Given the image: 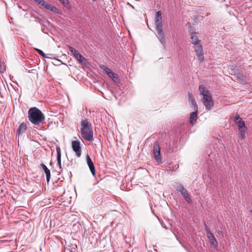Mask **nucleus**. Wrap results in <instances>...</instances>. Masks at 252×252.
I'll list each match as a JSON object with an SVG mask.
<instances>
[{
	"mask_svg": "<svg viewBox=\"0 0 252 252\" xmlns=\"http://www.w3.org/2000/svg\"><path fill=\"white\" fill-rule=\"evenodd\" d=\"M198 91L200 95L203 96L202 100L205 105V109L208 111L211 110L214 103L211 93L203 85H199Z\"/></svg>",
	"mask_w": 252,
	"mask_h": 252,
	"instance_id": "f257e3e1",
	"label": "nucleus"
},
{
	"mask_svg": "<svg viewBox=\"0 0 252 252\" xmlns=\"http://www.w3.org/2000/svg\"><path fill=\"white\" fill-rule=\"evenodd\" d=\"M81 134L82 137L86 140L92 141L94 140L93 129L92 124L88 119H84L82 121L81 124Z\"/></svg>",
	"mask_w": 252,
	"mask_h": 252,
	"instance_id": "f03ea898",
	"label": "nucleus"
},
{
	"mask_svg": "<svg viewBox=\"0 0 252 252\" xmlns=\"http://www.w3.org/2000/svg\"><path fill=\"white\" fill-rule=\"evenodd\" d=\"M30 121L35 125H39L45 119L44 115L36 107L30 108L28 111Z\"/></svg>",
	"mask_w": 252,
	"mask_h": 252,
	"instance_id": "7ed1b4c3",
	"label": "nucleus"
},
{
	"mask_svg": "<svg viewBox=\"0 0 252 252\" xmlns=\"http://www.w3.org/2000/svg\"><path fill=\"white\" fill-rule=\"evenodd\" d=\"M155 25L158 38L160 42L164 45L165 43V35L163 32L162 16L160 11H158L156 13Z\"/></svg>",
	"mask_w": 252,
	"mask_h": 252,
	"instance_id": "20e7f679",
	"label": "nucleus"
},
{
	"mask_svg": "<svg viewBox=\"0 0 252 252\" xmlns=\"http://www.w3.org/2000/svg\"><path fill=\"white\" fill-rule=\"evenodd\" d=\"M191 38L198 60L202 62L204 60L203 47L200 43V41L198 40L196 33H192Z\"/></svg>",
	"mask_w": 252,
	"mask_h": 252,
	"instance_id": "39448f33",
	"label": "nucleus"
},
{
	"mask_svg": "<svg viewBox=\"0 0 252 252\" xmlns=\"http://www.w3.org/2000/svg\"><path fill=\"white\" fill-rule=\"evenodd\" d=\"M174 188L178 192H180L181 195L183 196L184 199L188 203H191L192 200L189 197L188 191L184 188V187L180 183H176Z\"/></svg>",
	"mask_w": 252,
	"mask_h": 252,
	"instance_id": "423d86ee",
	"label": "nucleus"
},
{
	"mask_svg": "<svg viewBox=\"0 0 252 252\" xmlns=\"http://www.w3.org/2000/svg\"><path fill=\"white\" fill-rule=\"evenodd\" d=\"M205 230L207 233V236L209 239L211 245L214 248H217L218 245V243L214 236L213 234L207 227V225H205Z\"/></svg>",
	"mask_w": 252,
	"mask_h": 252,
	"instance_id": "0eeeda50",
	"label": "nucleus"
},
{
	"mask_svg": "<svg viewBox=\"0 0 252 252\" xmlns=\"http://www.w3.org/2000/svg\"><path fill=\"white\" fill-rule=\"evenodd\" d=\"M71 146L73 151L75 153L77 157H80L81 155V148L80 142L78 140H73L71 142Z\"/></svg>",
	"mask_w": 252,
	"mask_h": 252,
	"instance_id": "6e6552de",
	"label": "nucleus"
},
{
	"mask_svg": "<svg viewBox=\"0 0 252 252\" xmlns=\"http://www.w3.org/2000/svg\"><path fill=\"white\" fill-rule=\"evenodd\" d=\"M153 154L157 162L160 163L161 162V158L160 153V148L157 143H155L153 146Z\"/></svg>",
	"mask_w": 252,
	"mask_h": 252,
	"instance_id": "1a4fd4ad",
	"label": "nucleus"
},
{
	"mask_svg": "<svg viewBox=\"0 0 252 252\" xmlns=\"http://www.w3.org/2000/svg\"><path fill=\"white\" fill-rule=\"evenodd\" d=\"M69 49L80 63H83L85 61V58L77 50L71 46L69 47Z\"/></svg>",
	"mask_w": 252,
	"mask_h": 252,
	"instance_id": "9d476101",
	"label": "nucleus"
},
{
	"mask_svg": "<svg viewBox=\"0 0 252 252\" xmlns=\"http://www.w3.org/2000/svg\"><path fill=\"white\" fill-rule=\"evenodd\" d=\"M188 96L190 106L193 108L194 111H198V105L191 93L188 92Z\"/></svg>",
	"mask_w": 252,
	"mask_h": 252,
	"instance_id": "9b49d317",
	"label": "nucleus"
},
{
	"mask_svg": "<svg viewBox=\"0 0 252 252\" xmlns=\"http://www.w3.org/2000/svg\"><path fill=\"white\" fill-rule=\"evenodd\" d=\"M86 162H87V163L90 168V170L92 174H93V175L94 177H95V167H94V164L91 158H90V156L88 155H87L86 156Z\"/></svg>",
	"mask_w": 252,
	"mask_h": 252,
	"instance_id": "f8f14e48",
	"label": "nucleus"
},
{
	"mask_svg": "<svg viewBox=\"0 0 252 252\" xmlns=\"http://www.w3.org/2000/svg\"><path fill=\"white\" fill-rule=\"evenodd\" d=\"M41 5L44 6L47 9L50 10L51 11L54 12L56 13L59 14L60 13V10L59 9H58L53 5L50 4L47 2H46L45 0L44 3H43V4H42Z\"/></svg>",
	"mask_w": 252,
	"mask_h": 252,
	"instance_id": "ddd939ff",
	"label": "nucleus"
},
{
	"mask_svg": "<svg viewBox=\"0 0 252 252\" xmlns=\"http://www.w3.org/2000/svg\"><path fill=\"white\" fill-rule=\"evenodd\" d=\"M39 168L41 169L42 171H43L46 174V180L47 182H49L50 179L51 174L50 170L47 168V167L43 163H41L39 166Z\"/></svg>",
	"mask_w": 252,
	"mask_h": 252,
	"instance_id": "4468645a",
	"label": "nucleus"
},
{
	"mask_svg": "<svg viewBox=\"0 0 252 252\" xmlns=\"http://www.w3.org/2000/svg\"><path fill=\"white\" fill-rule=\"evenodd\" d=\"M101 68L103 69L106 73L112 78H115L116 77L117 75L114 73L110 68H107L104 65L101 67Z\"/></svg>",
	"mask_w": 252,
	"mask_h": 252,
	"instance_id": "2eb2a0df",
	"label": "nucleus"
},
{
	"mask_svg": "<svg viewBox=\"0 0 252 252\" xmlns=\"http://www.w3.org/2000/svg\"><path fill=\"white\" fill-rule=\"evenodd\" d=\"M235 123L238 126L240 132H242L243 129H247L245 123L244 121L242 120V119L236 121Z\"/></svg>",
	"mask_w": 252,
	"mask_h": 252,
	"instance_id": "dca6fc26",
	"label": "nucleus"
},
{
	"mask_svg": "<svg viewBox=\"0 0 252 252\" xmlns=\"http://www.w3.org/2000/svg\"><path fill=\"white\" fill-rule=\"evenodd\" d=\"M197 111H195L191 113L189 116V121L190 124L194 125L197 120Z\"/></svg>",
	"mask_w": 252,
	"mask_h": 252,
	"instance_id": "f3484780",
	"label": "nucleus"
},
{
	"mask_svg": "<svg viewBox=\"0 0 252 252\" xmlns=\"http://www.w3.org/2000/svg\"><path fill=\"white\" fill-rule=\"evenodd\" d=\"M56 150L57 153V162H58V165L60 168V169H62V164H61V151L60 148L59 147H56Z\"/></svg>",
	"mask_w": 252,
	"mask_h": 252,
	"instance_id": "a211bd4d",
	"label": "nucleus"
},
{
	"mask_svg": "<svg viewBox=\"0 0 252 252\" xmlns=\"http://www.w3.org/2000/svg\"><path fill=\"white\" fill-rule=\"evenodd\" d=\"M26 128V126L24 124V123H21L19 126L18 129L17 130V132L18 133L19 135H22L23 133H24Z\"/></svg>",
	"mask_w": 252,
	"mask_h": 252,
	"instance_id": "6ab92c4d",
	"label": "nucleus"
},
{
	"mask_svg": "<svg viewBox=\"0 0 252 252\" xmlns=\"http://www.w3.org/2000/svg\"><path fill=\"white\" fill-rule=\"evenodd\" d=\"M35 51H37V52L40 54L41 56H42L44 58H48V59H51V57L48 56L47 55L45 54L41 50L38 49V48H35L34 49Z\"/></svg>",
	"mask_w": 252,
	"mask_h": 252,
	"instance_id": "aec40b11",
	"label": "nucleus"
},
{
	"mask_svg": "<svg viewBox=\"0 0 252 252\" xmlns=\"http://www.w3.org/2000/svg\"><path fill=\"white\" fill-rule=\"evenodd\" d=\"M245 131L246 129H243L242 132H240L241 133L239 135V137L242 140L244 139L245 138Z\"/></svg>",
	"mask_w": 252,
	"mask_h": 252,
	"instance_id": "412c9836",
	"label": "nucleus"
},
{
	"mask_svg": "<svg viewBox=\"0 0 252 252\" xmlns=\"http://www.w3.org/2000/svg\"><path fill=\"white\" fill-rule=\"evenodd\" d=\"M237 78L238 80H239V81H243V76L240 73H239L237 74Z\"/></svg>",
	"mask_w": 252,
	"mask_h": 252,
	"instance_id": "4be33fe9",
	"label": "nucleus"
},
{
	"mask_svg": "<svg viewBox=\"0 0 252 252\" xmlns=\"http://www.w3.org/2000/svg\"><path fill=\"white\" fill-rule=\"evenodd\" d=\"M242 118L240 117L239 114H237L235 116V120H234V121L235 122H236V121H239L240 120H241Z\"/></svg>",
	"mask_w": 252,
	"mask_h": 252,
	"instance_id": "5701e85b",
	"label": "nucleus"
},
{
	"mask_svg": "<svg viewBox=\"0 0 252 252\" xmlns=\"http://www.w3.org/2000/svg\"><path fill=\"white\" fill-rule=\"evenodd\" d=\"M64 6H66L68 3L69 1L68 0H59Z\"/></svg>",
	"mask_w": 252,
	"mask_h": 252,
	"instance_id": "b1692460",
	"label": "nucleus"
},
{
	"mask_svg": "<svg viewBox=\"0 0 252 252\" xmlns=\"http://www.w3.org/2000/svg\"><path fill=\"white\" fill-rule=\"evenodd\" d=\"M34 1L37 2L39 4L42 5L43 3H44V0H33Z\"/></svg>",
	"mask_w": 252,
	"mask_h": 252,
	"instance_id": "393cba45",
	"label": "nucleus"
},
{
	"mask_svg": "<svg viewBox=\"0 0 252 252\" xmlns=\"http://www.w3.org/2000/svg\"><path fill=\"white\" fill-rule=\"evenodd\" d=\"M54 59H55V60H57V61H58V62H61V63L62 62V61H61L60 60H59V59H56V58H54Z\"/></svg>",
	"mask_w": 252,
	"mask_h": 252,
	"instance_id": "a878e982",
	"label": "nucleus"
},
{
	"mask_svg": "<svg viewBox=\"0 0 252 252\" xmlns=\"http://www.w3.org/2000/svg\"><path fill=\"white\" fill-rule=\"evenodd\" d=\"M183 247L184 248V249H185L186 251H188L187 248L185 246H183Z\"/></svg>",
	"mask_w": 252,
	"mask_h": 252,
	"instance_id": "bb28decb",
	"label": "nucleus"
}]
</instances>
